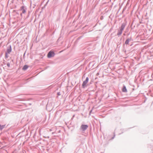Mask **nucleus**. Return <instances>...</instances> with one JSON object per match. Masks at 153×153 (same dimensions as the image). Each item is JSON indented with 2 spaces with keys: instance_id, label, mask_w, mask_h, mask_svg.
I'll list each match as a JSON object with an SVG mask.
<instances>
[{
  "instance_id": "nucleus-1",
  "label": "nucleus",
  "mask_w": 153,
  "mask_h": 153,
  "mask_svg": "<svg viewBox=\"0 0 153 153\" xmlns=\"http://www.w3.org/2000/svg\"><path fill=\"white\" fill-rule=\"evenodd\" d=\"M12 51L11 46L8 47L7 49L6 52L5 53V56L6 58H7L8 56V54L11 52Z\"/></svg>"
},
{
  "instance_id": "nucleus-2",
  "label": "nucleus",
  "mask_w": 153,
  "mask_h": 153,
  "mask_svg": "<svg viewBox=\"0 0 153 153\" xmlns=\"http://www.w3.org/2000/svg\"><path fill=\"white\" fill-rule=\"evenodd\" d=\"M89 79L88 77L86 78V79L83 82L82 84V87L83 88H85L86 86V84L88 81Z\"/></svg>"
},
{
  "instance_id": "nucleus-3",
  "label": "nucleus",
  "mask_w": 153,
  "mask_h": 153,
  "mask_svg": "<svg viewBox=\"0 0 153 153\" xmlns=\"http://www.w3.org/2000/svg\"><path fill=\"white\" fill-rule=\"evenodd\" d=\"M88 127V126L86 125H82L81 126V128L82 131L86 130Z\"/></svg>"
},
{
  "instance_id": "nucleus-4",
  "label": "nucleus",
  "mask_w": 153,
  "mask_h": 153,
  "mask_svg": "<svg viewBox=\"0 0 153 153\" xmlns=\"http://www.w3.org/2000/svg\"><path fill=\"white\" fill-rule=\"evenodd\" d=\"M54 53L53 52L50 51L48 54V57L49 58L53 56H54Z\"/></svg>"
},
{
  "instance_id": "nucleus-5",
  "label": "nucleus",
  "mask_w": 153,
  "mask_h": 153,
  "mask_svg": "<svg viewBox=\"0 0 153 153\" xmlns=\"http://www.w3.org/2000/svg\"><path fill=\"white\" fill-rule=\"evenodd\" d=\"M26 8L22 6L21 7V10L22 11V13H25L26 12Z\"/></svg>"
},
{
  "instance_id": "nucleus-6",
  "label": "nucleus",
  "mask_w": 153,
  "mask_h": 153,
  "mask_svg": "<svg viewBox=\"0 0 153 153\" xmlns=\"http://www.w3.org/2000/svg\"><path fill=\"white\" fill-rule=\"evenodd\" d=\"M122 91L123 92H127V89L126 88V87L125 86H123V89H122Z\"/></svg>"
},
{
  "instance_id": "nucleus-7",
  "label": "nucleus",
  "mask_w": 153,
  "mask_h": 153,
  "mask_svg": "<svg viewBox=\"0 0 153 153\" xmlns=\"http://www.w3.org/2000/svg\"><path fill=\"white\" fill-rule=\"evenodd\" d=\"M125 25L124 24H122L121 26V29L120 30H122V31H123V30L124 28H125Z\"/></svg>"
},
{
  "instance_id": "nucleus-8",
  "label": "nucleus",
  "mask_w": 153,
  "mask_h": 153,
  "mask_svg": "<svg viewBox=\"0 0 153 153\" xmlns=\"http://www.w3.org/2000/svg\"><path fill=\"white\" fill-rule=\"evenodd\" d=\"M27 68H28L27 66L26 65H25L24 66V67L22 68V69L23 70H26V69H27Z\"/></svg>"
},
{
  "instance_id": "nucleus-9",
  "label": "nucleus",
  "mask_w": 153,
  "mask_h": 153,
  "mask_svg": "<svg viewBox=\"0 0 153 153\" xmlns=\"http://www.w3.org/2000/svg\"><path fill=\"white\" fill-rule=\"evenodd\" d=\"M5 126V125H0V130L2 129Z\"/></svg>"
},
{
  "instance_id": "nucleus-10",
  "label": "nucleus",
  "mask_w": 153,
  "mask_h": 153,
  "mask_svg": "<svg viewBox=\"0 0 153 153\" xmlns=\"http://www.w3.org/2000/svg\"><path fill=\"white\" fill-rule=\"evenodd\" d=\"M122 32H123V31H122V30H120V31H119L118 33H117V35H121L122 33Z\"/></svg>"
},
{
  "instance_id": "nucleus-11",
  "label": "nucleus",
  "mask_w": 153,
  "mask_h": 153,
  "mask_svg": "<svg viewBox=\"0 0 153 153\" xmlns=\"http://www.w3.org/2000/svg\"><path fill=\"white\" fill-rule=\"evenodd\" d=\"M129 42V39H127L125 42V44H127Z\"/></svg>"
},
{
  "instance_id": "nucleus-12",
  "label": "nucleus",
  "mask_w": 153,
  "mask_h": 153,
  "mask_svg": "<svg viewBox=\"0 0 153 153\" xmlns=\"http://www.w3.org/2000/svg\"><path fill=\"white\" fill-rule=\"evenodd\" d=\"M7 66L9 67H10V64L8 63V64H7Z\"/></svg>"
},
{
  "instance_id": "nucleus-13",
  "label": "nucleus",
  "mask_w": 153,
  "mask_h": 153,
  "mask_svg": "<svg viewBox=\"0 0 153 153\" xmlns=\"http://www.w3.org/2000/svg\"><path fill=\"white\" fill-rule=\"evenodd\" d=\"M58 94L59 95L60 94H59V93H58Z\"/></svg>"
}]
</instances>
